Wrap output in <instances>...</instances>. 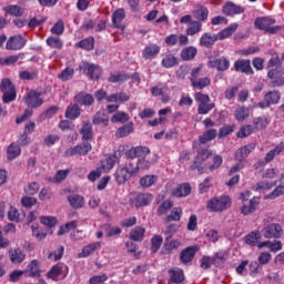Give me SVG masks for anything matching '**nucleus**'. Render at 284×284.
<instances>
[{"instance_id": "obj_1", "label": "nucleus", "mask_w": 284, "mask_h": 284, "mask_svg": "<svg viewBox=\"0 0 284 284\" xmlns=\"http://www.w3.org/2000/svg\"><path fill=\"white\" fill-rule=\"evenodd\" d=\"M119 156H125V159L134 160V159H145L148 154H150V148L148 146H134L130 149L128 144H121L118 148Z\"/></svg>"}, {"instance_id": "obj_2", "label": "nucleus", "mask_w": 284, "mask_h": 284, "mask_svg": "<svg viewBox=\"0 0 284 284\" xmlns=\"http://www.w3.org/2000/svg\"><path fill=\"white\" fill-rule=\"evenodd\" d=\"M232 206V199L227 195H222L219 197H213L207 201L206 210L209 212H225Z\"/></svg>"}, {"instance_id": "obj_3", "label": "nucleus", "mask_w": 284, "mask_h": 284, "mask_svg": "<svg viewBox=\"0 0 284 284\" xmlns=\"http://www.w3.org/2000/svg\"><path fill=\"white\" fill-rule=\"evenodd\" d=\"M0 92H2V102L12 103L17 100V88L9 78H3L0 82Z\"/></svg>"}, {"instance_id": "obj_4", "label": "nucleus", "mask_w": 284, "mask_h": 284, "mask_svg": "<svg viewBox=\"0 0 284 284\" xmlns=\"http://www.w3.org/2000/svg\"><path fill=\"white\" fill-rule=\"evenodd\" d=\"M276 23V19L270 17H260L254 21V27L256 30H263L267 32V34H276L281 30V26H274Z\"/></svg>"}, {"instance_id": "obj_5", "label": "nucleus", "mask_w": 284, "mask_h": 284, "mask_svg": "<svg viewBox=\"0 0 284 284\" xmlns=\"http://www.w3.org/2000/svg\"><path fill=\"white\" fill-rule=\"evenodd\" d=\"M164 43L169 48H174L179 43L180 48H183L190 43V38L185 34H176V33H171L168 37L164 38Z\"/></svg>"}, {"instance_id": "obj_6", "label": "nucleus", "mask_w": 284, "mask_h": 284, "mask_svg": "<svg viewBox=\"0 0 284 284\" xmlns=\"http://www.w3.org/2000/svg\"><path fill=\"white\" fill-rule=\"evenodd\" d=\"M264 239H281L283 236V226L281 224H267L262 230Z\"/></svg>"}, {"instance_id": "obj_7", "label": "nucleus", "mask_w": 284, "mask_h": 284, "mask_svg": "<svg viewBox=\"0 0 284 284\" xmlns=\"http://www.w3.org/2000/svg\"><path fill=\"white\" fill-rule=\"evenodd\" d=\"M83 72L92 81H99V79H101V74H103V70L99 64H94L90 62H83Z\"/></svg>"}, {"instance_id": "obj_8", "label": "nucleus", "mask_w": 284, "mask_h": 284, "mask_svg": "<svg viewBox=\"0 0 284 284\" xmlns=\"http://www.w3.org/2000/svg\"><path fill=\"white\" fill-rule=\"evenodd\" d=\"M210 156H212V151L211 150H209V149L197 150L195 161L190 166L191 170H197V172L200 174H203V166H201V163H203V161H207V159H210ZM199 161H200V163H199Z\"/></svg>"}, {"instance_id": "obj_9", "label": "nucleus", "mask_w": 284, "mask_h": 284, "mask_svg": "<svg viewBox=\"0 0 284 284\" xmlns=\"http://www.w3.org/2000/svg\"><path fill=\"white\" fill-rule=\"evenodd\" d=\"M26 43H28V40L23 38L21 34L12 36L8 39L6 43V50H23L26 48Z\"/></svg>"}, {"instance_id": "obj_10", "label": "nucleus", "mask_w": 284, "mask_h": 284, "mask_svg": "<svg viewBox=\"0 0 284 284\" xmlns=\"http://www.w3.org/2000/svg\"><path fill=\"white\" fill-rule=\"evenodd\" d=\"M154 201V195L150 193H140L134 199L130 200V204L134 207H145Z\"/></svg>"}, {"instance_id": "obj_11", "label": "nucleus", "mask_w": 284, "mask_h": 284, "mask_svg": "<svg viewBox=\"0 0 284 284\" xmlns=\"http://www.w3.org/2000/svg\"><path fill=\"white\" fill-rule=\"evenodd\" d=\"M24 103L29 108H41V105H43V99L41 98V92L31 90L24 98Z\"/></svg>"}, {"instance_id": "obj_12", "label": "nucleus", "mask_w": 284, "mask_h": 284, "mask_svg": "<svg viewBox=\"0 0 284 284\" xmlns=\"http://www.w3.org/2000/svg\"><path fill=\"white\" fill-rule=\"evenodd\" d=\"M222 12L226 17H234L236 14H243V12H245V7L229 1L222 7Z\"/></svg>"}, {"instance_id": "obj_13", "label": "nucleus", "mask_w": 284, "mask_h": 284, "mask_svg": "<svg viewBox=\"0 0 284 284\" xmlns=\"http://www.w3.org/2000/svg\"><path fill=\"white\" fill-rule=\"evenodd\" d=\"M235 72H242V74H246L247 77L254 74V69H252V62L245 59H239L234 62Z\"/></svg>"}, {"instance_id": "obj_14", "label": "nucleus", "mask_w": 284, "mask_h": 284, "mask_svg": "<svg viewBox=\"0 0 284 284\" xmlns=\"http://www.w3.org/2000/svg\"><path fill=\"white\" fill-rule=\"evenodd\" d=\"M216 41H219V36L211 32H204L199 40V45L201 48H206L207 50H212Z\"/></svg>"}, {"instance_id": "obj_15", "label": "nucleus", "mask_w": 284, "mask_h": 284, "mask_svg": "<svg viewBox=\"0 0 284 284\" xmlns=\"http://www.w3.org/2000/svg\"><path fill=\"white\" fill-rule=\"evenodd\" d=\"M209 68H214L217 72H227L230 70V59L226 57H221L215 60L207 62Z\"/></svg>"}, {"instance_id": "obj_16", "label": "nucleus", "mask_w": 284, "mask_h": 284, "mask_svg": "<svg viewBox=\"0 0 284 284\" xmlns=\"http://www.w3.org/2000/svg\"><path fill=\"white\" fill-rule=\"evenodd\" d=\"M132 176H136V169H134V164L132 163L119 166L115 172V179H132Z\"/></svg>"}, {"instance_id": "obj_17", "label": "nucleus", "mask_w": 284, "mask_h": 284, "mask_svg": "<svg viewBox=\"0 0 284 284\" xmlns=\"http://www.w3.org/2000/svg\"><path fill=\"white\" fill-rule=\"evenodd\" d=\"M161 52V45L156 43H151L144 47L142 51V58L145 59L146 61H152V59H156Z\"/></svg>"}, {"instance_id": "obj_18", "label": "nucleus", "mask_w": 284, "mask_h": 284, "mask_svg": "<svg viewBox=\"0 0 284 284\" xmlns=\"http://www.w3.org/2000/svg\"><path fill=\"white\" fill-rule=\"evenodd\" d=\"M196 252H199V246H187L180 253V261L183 265H187V263H192L194 261V256H196Z\"/></svg>"}, {"instance_id": "obj_19", "label": "nucleus", "mask_w": 284, "mask_h": 284, "mask_svg": "<svg viewBox=\"0 0 284 284\" xmlns=\"http://www.w3.org/2000/svg\"><path fill=\"white\" fill-rule=\"evenodd\" d=\"M74 101L78 103V105H84L85 108L94 105V97L85 91H81L75 94Z\"/></svg>"}, {"instance_id": "obj_20", "label": "nucleus", "mask_w": 284, "mask_h": 284, "mask_svg": "<svg viewBox=\"0 0 284 284\" xmlns=\"http://www.w3.org/2000/svg\"><path fill=\"white\" fill-rule=\"evenodd\" d=\"M254 150H256V144H253V143L242 146L235 152L236 161H240V163H243V161H245V159H247L250 154L254 152Z\"/></svg>"}, {"instance_id": "obj_21", "label": "nucleus", "mask_w": 284, "mask_h": 284, "mask_svg": "<svg viewBox=\"0 0 284 284\" xmlns=\"http://www.w3.org/2000/svg\"><path fill=\"white\" fill-rule=\"evenodd\" d=\"M24 274H28L31 278L41 276V261L32 260L26 267Z\"/></svg>"}, {"instance_id": "obj_22", "label": "nucleus", "mask_w": 284, "mask_h": 284, "mask_svg": "<svg viewBox=\"0 0 284 284\" xmlns=\"http://www.w3.org/2000/svg\"><path fill=\"white\" fill-rule=\"evenodd\" d=\"M67 201L73 210H81V207L85 206V197L80 194H70L68 195Z\"/></svg>"}, {"instance_id": "obj_23", "label": "nucleus", "mask_w": 284, "mask_h": 284, "mask_svg": "<svg viewBox=\"0 0 284 284\" xmlns=\"http://www.w3.org/2000/svg\"><path fill=\"white\" fill-rule=\"evenodd\" d=\"M169 275H170V280L168 282V284H179V283H183V281H185V274H183V270L175 267V268H171L169 271Z\"/></svg>"}, {"instance_id": "obj_24", "label": "nucleus", "mask_w": 284, "mask_h": 284, "mask_svg": "<svg viewBox=\"0 0 284 284\" xmlns=\"http://www.w3.org/2000/svg\"><path fill=\"white\" fill-rule=\"evenodd\" d=\"M196 54H199V49L190 45L182 49L180 57L182 61H194V59H196Z\"/></svg>"}, {"instance_id": "obj_25", "label": "nucleus", "mask_w": 284, "mask_h": 284, "mask_svg": "<svg viewBox=\"0 0 284 284\" xmlns=\"http://www.w3.org/2000/svg\"><path fill=\"white\" fill-rule=\"evenodd\" d=\"M191 192H192V186H190L189 183H183V184L178 185L173 190L172 194H173V196H176L178 199H183L185 196H190Z\"/></svg>"}, {"instance_id": "obj_26", "label": "nucleus", "mask_w": 284, "mask_h": 284, "mask_svg": "<svg viewBox=\"0 0 284 284\" xmlns=\"http://www.w3.org/2000/svg\"><path fill=\"white\" fill-rule=\"evenodd\" d=\"M258 203H261V197L254 196L250 200L248 204H244L241 209L242 214L244 216H247V214H253V212H256V207H258Z\"/></svg>"}, {"instance_id": "obj_27", "label": "nucleus", "mask_w": 284, "mask_h": 284, "mask_svg": "<svg viewBox=\"0 0 284 284\" xmlns=\"http://www.w3.org/2000/svg\"><path fill=\"white\" fill-rule=\"evenodd\" d=\"M97 250H101V242L88 244L82 248V252L79 254V256L80 258H88V256H92Z\"/></svg>"}, {"instance_id": "obj_28", "label": "nucleus", "mask_w": 284, "mask_h": 284, "mask_svg": "<svg viewBox=\"0 0 284 284\" xmlns=\"http://www.w3.org/2000/svg\"><path fill=\"white\" fill-rule=\"evenodd\" d=\"M119 150L114 152L113 155H109L104 161L101 162V170L103 172H108V170H112L116 163V159H119Z\"/></svg>"}, {"instance_id": "obj_29", "label": "nucleus", "mask_w": 284, "mask_h": 284, "mask_svg": "<svg viewBox=\"0 0 284 284\" xmlns=\"http://www.w3.org/2000/svg\"><path fill=\"white\" fill-rule=\"evenodd\" d=\"M134 132V123L133 122H128L126 124L120 126L116 132L115 136L118 139H123L125 136H130Z\"/></svg>"}, {"instance_id": "obj_30", "label": "nucleus", "mask_w": 284, "mask_h": 284, "mask_svg": "<svg viewBox=\"0 0 284 284\" xmlns=\"http://www.w3.org/2000/svg\"><path fill=\"white\" fill-rule=\"evenodd\" d=\"M123 19H125V9L120 8L118 10H115L112 13L113 28L123 30V26H121V21H123Z\"/></svg>"}, {"instance_id": "obj_31", "label": "nucleus", "mask_w": 284, "mask_h": 284, "mask_svg": "<svg viewBox=\"0 0 284 284\" xmlns=\"http://www.w3.org/2000/svg\"><path fill=\"white\" fill-rule=\"evenodd\" d=\"M63 270H68V267L55 265L48 273V277L51 278V281H59V278H65L67 274H63Z\"/></svg>"}, {"instance_id": "obj_32", "label": "nucleus", "mask_w": 284, "mask_h": 284, "mask_svg": "<svg viewBox=\"0 0 284 284\" xmlns=\"http://www.w3.org/2000/svg\"><path fill=\"white\" fill-rule=\"evenodd\" d=\"M9 256L11 263H13L14 265H19L20 263H23V261H26V253H23L21 248L10 250Z\"/></svg>"}, {"instance_id": "obj_33", "label": "nucleus", "mask_w": 284, "mask_h": 284, "mask_svg": "<svg viewBox=\"0 0 284 284\" xmlns=\"http://www.w3.org/2000/svg\"><path fill=\"white\" fill-rule=\"evenodd\" d=\"M3 12L7 14H10V17H23L26 14V9L22 7H19L18 4H9L3 8Z\"/></svg>"}, {"instance_id": "obj_34", "label": "nucleus", "mask_w": 284, "mask_h": 284, "mask_svg": "<svg viewBox=\"0 0 284 284\" xmlns=\"http://www.w3.org/2000/svg\"><path fill=\"white\" fill-rule=\"evenodd\" d=\"M284 152V143L280 142L273 150L268 151L264 158L265 163H272L273 159H276L278 154Z\"/></svg>"}, {"instance_id": "obj_35", "label": "nucleus", "mask_w": 284, "mask_h": 284, "mask_svg": "<svg viewBox=\"0 0 284 284\" xmlns=\"http://www.w3.org/2000/svg\"><path fill=\"white\" fill-rule=\"evenodd\" d=\"M80 134H82L83 141H91L94 136V132L92 131V123H90V120H87L82 128L80 129Z\"/></svg>"}, {"instance_id": "obj_36", "label": "nucleus", "mask_w": 284, "mask_h": 284, "mask_svg": "<svg viewBox=\"0 0 284 284\" xmlns=\"http://www.w3.org/2000/svg\"><path fill=\"white\" fill-rule=\"evenodd\" d=\"M264 101L266 103V108H270V105H276V103L281 101V93L278 91H268L264 97Z\"/></svg>"}, {"instance_id": "obj_37", "label": "nucleus", "mask_w": 284, "mask_h": 284, "mask_svg": "<svg viewBox=\"0 0 284 284\" xmlns=\"http://www.w3.org/2000/svg\"><path fill=\"white\" fill-rule=\"evenodd\" d=\"M267 125H270V119H267V116L262 115V116H257L253 119V130H265L267 128Z\"/></svg>"}, {"instance_id": "obj_38", "label": "nucleus", "mask_w": 284, "mask_h": 284, "mask_svg": "<svg viewBox=\"0 0 284 284\" xmlns=\"http://www.w3.org/2000/svg\"><path fill=\"white\" fill-rule=\"evenodd\" d=\"M217 134L219 133L216 129H209L202 135L199 136V141L202 145H205V143H210V141H214Z\"/></svg>"}, {"instance_id": "obj_39", "label": "nucleus", "mask_w": 284, "mask_h": 284, "mask_svg": "<svg viewBox=\"0 0 284 284\" xmlns=\"http://www.w3.org/2000/svg\"><path fill=\"white\" fill-rule=\"evenodd\" d=\"M81 116V108H79V104H72L67 108L65 110V118L70 121H74L75 119H79Z\"/></svg>"}, {"instance_id": "obj_40", "label": "nucleus", "mask_w": 284, "mask_h": 284, "mask_svg": "<svg viewBox=\"0 0 284 284\" xmlns=\"http://www.w3.org/2000/svg\"><path fill=\"white\" fill-rule=\"evenodd\" d=\"M93 125H104L106 128L108 123H110V118L104 112L98 111L92 119Z\"/></svg>"}, {"instance_id": "obj_41", "label": "nucleus", "mask_w": 284, "mask_h": 284, "mask_svg": "<svg viewBox=\"0 0 284 284\" xmlns=\"http://www.w3.org/2000/svg\"><path fill=\"white\" fill-rule=\"evenodd\" d=\"M234 116L239 123H243L245 119L250 118V109L246 108L245 105L243 106H237L234 111Z\"/></svg>"}, {"instance_id": "obj_42", "label": "nucleus", "mask_w": 284, "mask_h": 284, "mask_svg": "<svg viewBox=\"0 0 284 284\" xmlns=\"http://www.w3.org/2000/svg\"><path fill=\"white\" fill-rule=\"evenodd\" d=\"M21 155V146L14 142H12L7 149V156L9 161H14L17 156Z\"/></svg>"}, {"instance_id": "obj_43", "label": "nucleus", "mask_w": 284, "mask_h": 284, "mask_svg": "<svg viewBox=\"0 0 284 284\" xmlns=\"http://www.w3.org/2000/svg\"><path fill=\"white\" fill-rule=\"evenodd\" d=\"M179 64V58H176L174 54L172 53H169L166 54L162 61H161V65L162 68H166V69H170V68H174Z\"/></svg>"}, {"instance_id": "obj_44", "label": "nucleus", "mask_w": 284, "mask_h": 284, "mask_svg": "<svg viewBox=\"0 0 284 284\" xmlns=\"http://www.w3.org/2000/svg\"><path fill=\"white\" fill-rule=\"evenodd\" d=\"M79 227V221L73 220L60 226L58 230V236H63V234H68V232H72V230H77Z\"/></svg>"}, {"instance_id": "obj_45", "label": "nucleus", "mask_w": 284, "mask_h": 284, "mask_svg": "<svg viewBox=\"0 0 284 284\" xmlns=\"http://www.w3.org/2000/svg\"><path fill=\"white\" fill-rule=\"evenodd\" d=\"M203 30V23L201 21H193L191 22L190 27L185 30V37H194L199 34Z\"/></svg>"}, {"instance_id": "obj_46", "label": "nucleus", "mask_w": 284, "mask_h": 284, "mask_svg": "<svg viewBox=\"0 0 284 284\" xmlns=\"http://www.w3.org/2000/svg\"><path fill=\"white\" fill-rule=\"evenodd\" d=\"M212 80L209 77L200 78L193 82H191L192 88L195 90H204L207 85H211Z\"/></svg>"}, {"instance_id": "obj_47", "label": "nucleus", "mask_w": 284, "mask_h": 284, "mask_svg": "<svg viewBox=\"0 0 284 284\" xmlns=\"http://www.w3.org/2000/svg\"><path fill=\"white\" fill-rule=\"evenodd\" d=\"M260 239L261 233H258V231H253L244 237V241L246 245H251V247H254L256 246V243H258Z\"/></svg>"}, {"instance_id": "obj_48", "label": "nucleus", "mask_w": 284, "mask_h": 284, "mask_svg": "<svg viewBox=\"0 0 284 284\" xmlns=\"http://www.w3.org/2000/svg\"><path fill=\"white\" fill-rule=\"evenodd\" d=\"M254 132L252 124H244L236 133L237 139H247Z\"/></svg>"}, {"instance_id": "obj_49", "label": "nucleus", "mask_w": 284, "mask_h": 284, "mask_svg": "<svg viewBox=\"0 0 284 284\" xmlns=\"http://www.w3.org/2000/svg\"><path fill=\"white\" fill-rule=\"evenodd\" d=\"M78 48H81V50H87L90 52L91 50H94V39L92 37L85 38L78 42Z\"/></svg>"}, {"instance_id": "obj_50", "label": "nucleus", "mask_w": 284, "mask_h": 284, "mask_svg": "<svg viewBox=\"0 0 284 284\" xmlns=\"http://www.w3.org/2000/svg\"><path fill=\"white\" fill-rule=\"evenodd\" d=\"M174 206V203L171 200H165L159 207H158V216H165Z\"/></svg>"}, {"instance_id": "obj_51", "label": "nucleus", "mask_w": 284, "mask_h": 284, "mask_svg": "<svg viewBox=\"0 0 284 284\" xmlns=\"http://www.w3.org/2000/svg\"><path fill=\"white\" fill-rule=\"evenodd\" d=\"M124 81H128V74L124 72H118L108 78L109 83H124Z\"/></svg>"}, {"instance_id": "obj_52", "label": "nucleus", "mask_w": 284, "mask_h": 284, "mask_svg": "<svg viewBox=\"0 0 284 284\" xmlns=\"http://www.w3.org/2000/svg\"><path fill=\"white\" fill-rule=\"evenodd\" d=\"M112 123H128L130 121V115L123 111L116 112L111 118Z\"/></svg>"}, {"instance_id": "obj_53", "label": "nucleus", "mask_w": 284, "mask_h": 284, "mask_svg": "<svg viewBox=\"0 0 284 284\" xmlns=\"http://www.w3.org/2000/svg\"><path fill=\"white\" fill-rule=\"evenodd\" d=\"M145 235V230L141 226H136L130 233V239L132 241H143V236Z\"/></svg>"}, {"instance_id": "obj_54", "label": "nucleus", "mask_w": 284, "mask_h": 284, "mask_svg": "<svg viewBox=\"0 0 284 284\" xmlns=\"http://www.w3.org/2000/svg\"><path fill=\"white\" fill-rule=\"evenodd\" d=\"M194 17L197 19V21H200V23L201 21H207V17H210V10H207L205 7H201L200 9L195 10Z\"/></svg>"}, {"instance_id": "obj_55", "label": "nucleus", "mask_w": 284, "mask_h": 284, "mask_svg": "<svg viewBox=\"0 0 284 284\" xmlns=\"http://www.w3.org/2000/svg\"><path fill=\"white\" fill-rule=\"evenodd\" d=\"M161 245H163V236L154 235L151 239V252L156 253L161 250Z\"/></svg>"}, {"instance_id": "obj_56", "label": "nucleus", "mask_w": 284, "mask_h": 284, "mask_svg": "<svg viewBox=\"0 0 284 284\" xmlns=\"http://www.w3.org/2000/svg\"><path fill=\"white\" fill-rule=\"evenodd\" d=\"M39 77V71H21L19 73V79L21 81H34Z\"/></svg>"}, {"instance_id": "obj_57", "label": "nucleus", "mask_w": 284, "mask_h": 284, "mask_svg": "<svg viewBox=\"0 0 284 284\" xmlns=\"http://www.w3.org/2000/svg\"><path fill=\"white\" fill-rule=\"evenodd\" d=\"M216 258H219V254H215V257L203 256L200 267H202V270H210V267L214 265V261H216Z\"/></svg>"}, {"instance_id": "obj_58", "label": "nucleus", "mask_w": 284, "mask_h": 284, "mask_svg": "<svg viewBox=\"0 0 284 284\" xmlns=\"http://www.w3.org/2000/svg\"><path fill=\"white\" fill-rule=\"evenodd\" d=\"M47 45L49 48H55V50H61L63 48V41L60 38L49 37L47 39Z\"/></svg>"}, {"instance_id": "obj_59", "label": "nucleus", "mask_w": 284, "mask_h": 284, "mask_svg": "<svg viewBox=\"0 0 284 284\" xmlns=\"http://www.w3.org/2000/svg\"><path fill=\"white\" fill-rule=\"evenodd\" d=\"M183 216V209L181 207H173L171 214L166 216V221H181Z\"/></svg>"}, {"instance_id": "obj_60", "label": "nucleus", "mask_w": 284, "mask_h": 284, "mask_svg": "<svg viewBox=\"0 0 284 284\" xmlns=\"http://www.w3.org/2000/svg\"><path fill=\"white\" fill-rule=\"evenodd\" d=\"M216 104L213 102H206L197 105V114H209L211 110H214Z\"/></svg>"}, {"instance_id": "obj_61", "label": "nucleus", "mask_w": 284, "mask_h": 284, "mask_svg": "<svg viewBox=\"0 0 284 284\" xmlns=\"http://www.w3.org/2000/svg\"><path fill=\"white\" fill-rule=\"evenodd\" d=\"M73 77L74 69L68 67L62 70L60 74H58V79H60V81H70V79H72Z\"/></svg>"}, {"instance_id": "obj_62", "label": "nucleus", "mask_w": 284, "mask_h": 284, "mask_svg": "<svg viewBox=\"0 0 284 284\" xmlns=\"http://www.w3.org/2000/svg\"><path fill=\"white\" fill-rule=\"evenodd\" d=\"M272 261V253L270 252H261L257 257V262H260L261 266L263 265H270V262Z\"/></svg>"}, {"instance_id": "obj_63", "label": "nucleus", "mask_w": 284, "mask_h": 284, "mask_svg": "<svg viewBox=\"0 0 284 284\" xmlns=\"http://www.w3.org/2000/svg\"><path fill=\"white\" fill-rule=\"evenodd\" d=\"M64 31H65V24L62 22V20H59L58 22H55L51 28V33L57 34L58 37L63 34Z\"/></svg>"}, {"instance_id": "obj_64", "label": "nucleus", "mask_w": 284, "mask_h": 284, "mask_svg": "<svg viewBox=\"0 0 284 284\" xmlns=\"http://www.w3.org/2000/svg\"><path fill=\"white\" fill-rule=\"evenodd\" d=\"M105 281H108V275L101 274V275H94V276L90 277L89 283L90 284H105Z\"/></svg>"}]
</instances>
